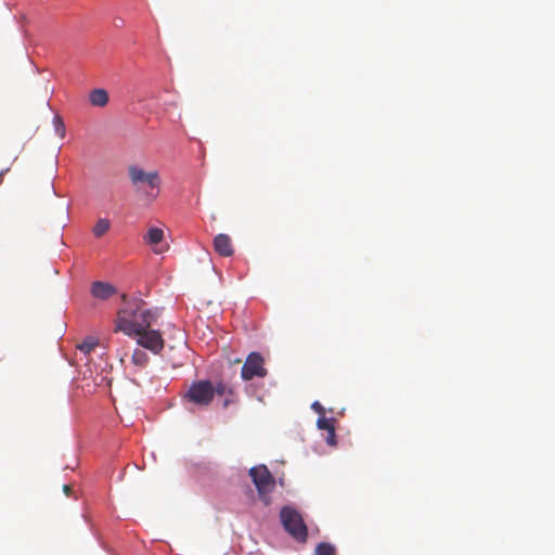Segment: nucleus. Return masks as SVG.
I'll list each match as a JSON object with an SVG mask.
<instances>
[{
    "mask_svg": "<svg viewBox=\"0 0 555 555\" xmlns=\"http://www.w3.org/2000/svg\"><path fill=\"white\" fill-rule=\"evenodd\" d=\"M133 310H118L115 331L122 332L129 337H135L137 344L150 350L154 354H159L165 346V340L159 331L153 330L152 325L159 317L158 309H146L140 314L141 321H133Z\"/></svg>",
    "mask_w": 555,
    "mask_h": 555,
    "instance_id": "nucleus-1",
    "label": "nucleus"
},
{
    "mask_svg": "<svg viewBox=\"0 0 555 555\" xmlns=\"http://www.w3.org/2000/svg\"><path fill=\"white\" fill-rule=\"evenodd\" d=\"M128 176L135 190L143 192L147 199L154 201L157 198L162 184L157 170L145 171L142 167L132 165L128 168Z\"/></svg>",
    "mask_w": 555,
    "mask_h": 555,
    "instance_id": "nucleus-2",
    "label": "nucleus"
},
{
    "mask_svg": "<svg viewBox=\"0 0 555 555\" xmlns=\"http://www.w3.org/2000/svg\"><path fill=\"white\" fill-rule=\"evenodd\" d=\"M280 519L285 531L298 542H306L308 528L301 514L291 506H283L280 512Z\"/></svg>",
    "mask_w": 555,
    "mask_h": 555,
    "instance_id": "nucleus-3",
    "label": "nucleus"
},
{
    "mask_svg": "<svg viewBox=\"0 0 555 555\" xmlns=\"http://www.w3.org/2000/svg\"><path fill=\"white\" fill-rule=\"evenodd\" d=\"M249 476L256 486L258 495L264 505L271 503L270 493L275 488V480L266 465H258L249 469Z\"/></svg>",
    "mask_w": 555,
    "mask_h": 555,
    "instance_id": "nucleus-4",
    "label": "nucleus"
},
{
    "mask_svg": "<svg viewBox=\"0 0 555 555\" xmlns=\"http://www.w3.org/2000/svg\"><path fill=\"white\" fill-rule=\"evenodd\" d=\"M216 392V386L210 380L202 379L190 386L185 398L196 405L207 406L212 401Z\"/></svg>",
    "mask_w": 555,
    "mask_h": 555,
    "instance_id": "nucleus-5",
    "label": "nucleus"
},
{
    "mask_svg": "<svg viewBox=\"0 0 555 555\" xmlns=\"http://www.w3.org/2000/svg\"><path fill=\"white\" fill-rule=\"evenodd\" d=\"M268 374L264 367V359L258 352H251L247 356L241 371V377L244 380H250L255 377H266Z\"/></svg>",
    "mask_w": 555,
    "mask_h": 555,
    "instance_id": "nucleus-6",
    "label": "nucleus"
},
{
    "mask_svg": "<svg viewBox=\"0 0 555 555\" xmlns=\"http://www.w3.org/2000/svg\"><path fill=\"white\" fill-rule=\"evenodd\" d=\"M214 248L221 257H230L234 251L230 236L222 233L215 236Z\"/></svg>",
    "mask_w": 555,
    "mask_h": 555,
    "instance_id": "nucleus-7",
    "label": "nucleus"
},
{
    "mask_svg": "<svg viewBox=\"0 0 555 555\" xmlns=\"http://www.w3.org/2000/svg\"><path fill=\"white\" fill-rule=\"evenodd\" d=\"M115 293H116V288L109 283L98 281V282L92 283V285H91V294L93 297H95L98 299H102V300L108 299Z\"/></svg>",
    "mask_w": 555,
    "mask_h": 555,
    "instance_id": "nucleus-8",
    "label": "nucleus"
},
{
    "mask_svg": "<svg viewBox=\"0 0 555 555\" xmlns=\"http://www.w3.org/2000/svg\"><path fill=\"white\" fill-rule=\"evenodd\" d=\"M121 299H122L125 307H122L120 310H133L134 315L131 317L132 320L141 321L140 314L146 310V309H143L144 301L142 299H138V298L128 299L127 295H122Z\"/></svg>",
    "mask_w": 555,
    "mask_h": 555,
    "instance_id": "nucleus-9",
    "label": "nucleus"
},
{
    "mask_svg": "<svg viewBox=\"0 0 555 555\" xmlns=\"http://www.w3.org/2000/svg\"><path fill=\"white\" fill-rule=\"evenodd\" d=\"M96 346L98 343L93 338L85 340L83 343L77 346L78 352L75 353V360L77 362L83 361L87 364L89 361L88 356L90 354L91 351L95 349Z\"/></svg>",
    "mask_w": 555,
    "mask_h": 555,
    "instance_id": "nucleus-10",
    "label": "nucleus"
},
{
    "mask_svg": "<svg viewBox=\"0 0 555 555\" xmlns=\"http://www.w3.org/2000/svg\"><path fill=\"white\" fill-rule=\"evenodd\" d=\"M89 102L92 106L104 107L108 103V93L103 88L93 89L89 93Z\"/></svg>",
    "mask_w": 555,
    "mask_h": 555,
    "instance_id": "nucleus-11",
    "label": "nucleus"
},
{
    "mask_svg": "<svg viewBox=\"0 0 555 555\" xmlns=\"http://www.w3.org/2000/svg\"><path fill=\"white\" fill-rule=\"evenodd\" d=\"M216 390H217V392H216L217 396L224 397L223 408H227L229 404L235 402L236 395H235L234 390L232 388L228 387L224 383L219 382L216 385Z\"/></svg>",
    "mask_w": 555,
    "mask_h": 555,
    "instance_id": "nucleus-12",
    "label": "nucleus"
},
{
    "mask_svg": "<svg viewBox=\"0 0 555 555\" xmlns=\"http://www.w3.org/2000/svg\"><path fill=\"white\" fill-rule=\"evenodd\" d=\"M111 229V221L107 218H100L92 228L94 237L100 238L105 235Z\"/></svg>",
    "mask_w": 555,
    "mask_h": 555,
    "instance_id": "nucleus-13",
    "label": "nucleus"
},
{
    "mask_svg": "<svg viewBox=\"0 0 555 555\" xmlns=\"http://www.w3.org/2000/svg\"><path fill=\"white\" fill-rule=\"evenodd\" d=\"M150 361V357L145 351L142 349H134L132 356H131V362L139 367H145Z\"/></svg>",
    "mask_w": 555,
    "mask_h": 555,
    "instance_id": "nucleus-14",
    "label": "nucleus"
},
{
    "mask_svg": "<svg viewBox=\"0 0 555 555\" xmlns=\"http://www.w3.org/2000/svg\"><path fill=\"white\" fill-rule=\"evenodd\" d=\"M164 238V231L159 228H151L146 235L144 236V240L150 245H157L159 244Z\"/></svg>",
    "mask_w": 555,
    "mask_h": 555,
    "instance_id": "nucleus-15",
    "label": "nucleus"
},
{
    "mask_svg": "<svg viewBox=\"0 0 555 555\" xmlns=\"http://www.w3.org/2000/svg\"><path fill=\"white\" fill-rule=\"evenodd\" d=\"M315 555H337L336 548L333 544L327 542H321L317 545Z\"/></svg>",
    "mask_w": 555,
    "mask_h": 555,
    "instance_id": "nucleus-16",
    "label": "nucleus"
},
{
    "mask_svg": "<svg viewBox=\"0 0 555 555\" xmlns=\"http://www.w3.org/2000/svg\"><path fill=\"white\" fill-rule=\"evenodd\" d=\"M54 127L56 133L63 139L65 137L66 130L63 119L60 116H54L53 118Z\"/></svg>",
    "mask_w": 555,
    "mask_h": 555,
    "instance_id": "nucleus-17",
    "label": "nucleus"
},
{
    "mask_svg": "<svg viewBox=\"0 0 555 555\" xmlns=\"http://www.w3.org/2000/svg\"><path fill=\"white\" fill-rule=\"evenodd\" d=\"M318 427L323 430L334 428V418H326L323 415L318 420Z\"/></svg>",
    "mask_w": 555,
    "mask_h": 555,
    "instance_id": "nucleus-18",
    "label": "nucleus"
},
{
    "mask_svg": "<svg viewBox=\"0 0 555 555\" xmlns=\"http://www.w3.org/2000/svg\"><path fill=\"white\" fill-rule=\"evenodd\" d=\"M335 427L334 428H331L328 430H326V437H325V441L330 444V446H335L336 444V440H335Z\"/></svg>",
    "mask_w": 555,
    "mask_h": 555,
    "instance_id": "nucleus-19",
    "label": "nucleus"
},
{
    "mask_svg": "<svg viewBox=\"0 0 555 555\" xmlns=\"http://www.w3.org/2000/svg\"><path fill=\"white\" fill-rule=\"evenodd\" d=\"M312 409L321 415L324 414V408L318 401L312 403Z\"/></svg>",
    "mask_w": 555,
    "mask_h": 555,
    "instance_id": "nucleus-20",
    "label": "nucleus"
},
{
    "mask_svg": "<svg viewBox=\"0 0 555 555\" xmlns=\"http://www.w3.org/2000/svg\"><path fill=\"white\" fill-rule=\"evenodd\" d=\"M72 491H73V490H72V487H70L69 485H64V486H63V492H64L67 496H69V495L72 494Z\"/></svg>",
    "mask_w": 555,
    "mask_h": 555,
    "instance_id": "nucleus-21",
    "label": "nucleus"
},
{
    "mask_svg": "<svg viewBox=\"0 0 555 555\" xmlns=\"http://www.w3.org/2000/svg\"><path fill=\"white\" fill-rule=\"evenodd\" d=\"M9 171V169H4L0 172V183L2 182V179L4 177V175Z\"/></svg>",
    "mask_w": 555,
    "mask_h": 555,
    "instance_id": "nucleus-22",
    "label": "nucleus"
},
{
    "mask_svg": "<svg viewBox=\"0 0 555 555\" xmlns=\"http://www.w3.org/2000/svg\"><path fill=\"white\" fill-rule=\"evenodd\" d=\"M164 250H165V248H157V249H155L154 251H155V253H157V254H160V253H163Z\"/></svg>",
    "mask_w": 555,
    "mask_h": 555,
    "instance_id": "nucleus-23",
    "label": "nucleus"
}]
</instances>
